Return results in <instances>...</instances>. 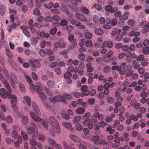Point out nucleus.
I'll list each match as a JSON object with an SVG mask.
<instances>
[{
    "label": "nucleus",
    "mask_w": 149,
    "mask_h": 149,
    "mask_svg": "<svg viewBox=\"0 0 149 149\" xmlns=\"http://www.w3.org/2000/svg\"><path fill=\"white\" fill-rule=\"evenodd\" d=\"M30 114L33 119L37 122H39L42 126L47 130L48 129L47 122L45 120H43L41 118L38 116L33 112H30Z\"/></svg>",
    "instance_id": "f257e3e1"
},
{
    "label": "nucleus",
    "mask_w": 149,
    "mask_h": 149,
    "mask_svg": "<svg viewBox=\"0 0 149 149\" xmlns=\"http://www.w3.org/2000/svg\"><path fill=\"white\" fill-rule=\"evenodd\" d=\"M94 143L96 145H102L103 146H109L111 144L110 141H106L105 139H100V137L95 135L92 138Z\"/></svg>",
    "instance_id": "f03ea898"
},
{
    "label": "nucleus",
    "mask_w": 149,
    "mask_h": 149,
    "mask_svg": "<svg viewBox=\"0 0 149 149\" xmlns=\"http://www.w3.org/2000/svg\"><path fill=\"white\" fill-rule=\"evenodd\" d=\"M49 101L51 102L52 103L56 102H65V100L63 96L58 95L53 97H51L49 98Z\"/></svg>",
    "instance_id": "7ed1b4c3"
},
{
    "label": "nucleus",
    "mask_w": 149,
    "mask_h": 149,
    "mask_svg": "<svg viewBox=\"0 0 149 149\" xmlns=\"http://www.w3.org/2000/svg\"><path fill=\"white\" fill-rule=\"evenodd\" d=\"M29 125L26 126V131L29 134H31L34 132L36 127L35 124L33 122L30 123Z\"/></svg>",
    "instance_id": "20e7f679"
},
{
    "label": "nucleus",
    "mask_w": 149,
    "mask_h": 149,
    "mask_svg": "<svg viewBox=\"0 0 149 149\" xmlns=\"http://www.w3.org/2000/svg\"><path fill=\"white\" fill-rule=\"evenodd\" d=\"M84 127L88 126V128L90 130L92 129L93 127V124L91 123V120L89 118L86 119L82 123Z\"/></svg>",
    "instance_id": "39448f33"
},
{
    "label": "nucleus",
    "mask_w": 149,
    "mask_h": 149,
    "mask_svg": "<svg viewBox=\"0 0 149 149\" xmlns=\"http://www.w3.org/2000/svg\"><path fill=\"white\" fill-rule=\"evenodd\" d=\"M75 17L79 20L84 22H86L87 21V19L84 15L79 13H75Z\"/></svg>",
    "instance_id": "423d86ee"
},
{
    "label": "nucleus",
    "mask_w": 149,
    "mask_h": 149,
    "mask_svg": "<svg viewBox=\"0 0 149 149\" xmlns=\"http://www.w3.org/2000/svg\"><path fill=\"white\" fill-rule=\"evenodd\" d=\"M30 63L31 66L35 68L40 67L41 66V64L37 59H32L30 61Z\"/></svg>",
    "instance_id": "0eeeda50"
},
{
    "label": "nucleus",
    "mask_w": 149,
    "mask_h": 149,
    "mask_svg": "<svg viewBox=\"0 0 149 149\" xmlns=\"http://www.w3.org/2000/svg\"><path fill=\"white\" fill-rule=\"evenodd\" d=\"M105 10L108 12L112 13L117 11L118 9L117 7L113 8L111 6L107 5L105 7Z\"/></svg>",
    "instance_id": "6e6552de"
},
{
    "label": "nucleus",
    "mask_w": 149,
    "mask_h": 149,
    "mask_svg": "<svg viewBox=\"0 0 149 149\" xmlns=\"http://www.w3.org/2000/svg\"><path fill=\"white\" fill-rule=\"evenodd\" d=\"M10 93L4 88H1L0 90V95L3 98H6Z\"/></svg>",
    "instance_id": "1a4fd4ad"
},
{
    "label": "nucleus",
    "mask_w": 149,
    "mask_h": 149,
    "mask_svg": "<svg viewBox=\"0 0 149 149\" xmlns=\"http://www.w3.org/2000/svg\"><path fill=\"white\" fill-rule=\"evenodd\" d=\"M79 149H86L87 147H88L90 145L88 143L85 142H81L78 144Z\"/></svg>",
    "instance_id": "9d476101"
},
{
    "label": "nucleus",
    "mask_w": 149,
    "mask_h": 149,
    "mask_svg": "<svg viewBox=\"0 0 149 149\" xmlns=\"http://www.w3.org/2000/svg\"><path fill=\"white\" fill-rule=\"evenodd\" d=\"M32 107L33 108V110L38 114H40L41 112L40 111L39 108L36 103L34 101L32 102Z\"/></svg>",
    "instance_id": "9b49d317"
},
{
    "label": "nucleus",
    "mask_w": 149,
    "mask_h": 149,
    "mask_svg": "<svg viewBox=\"0 0 149 149\" xmlns=\"http://www.w3.org/2000/svg\"><path fill=\"white\" fill-rule=\"evenodd\" d=\"M49 120L52 126L59 124L55 117L53 116H49Z\"/></svg>",
    "instance_id": "f8f14e48"
},
{
    "label": "nucleus",
    "mask_w": 149,
    "mask_h": 149,
    "mask_svg": "<svg viewBox=\"0 0 149 149\" xmlns=\"http://www.w3.org/2000/svg\"><path fill=\"white\" fill-rule=\"evenodd\" d=\"M39 35L37 38L38 39H40L41 38L45 37L46 38H48L50 37V35L48 33H46L45 32L41 31L39 33Z\"/></svg>",
    "instance_id": "ddd939ff"
},
{
    "label": "nucleus",
    "mask_w": 149,
    "mask_h": 149,
    "mask_svg": "<svg viewBox=\"0 0 149 149\" xmlns=\"http://www.w3.org/2000/svg\"><path fill=\"white\" fill-rule=\"evenodd\" d=\"M35 89L37 93L40 92L42 91V87L41 84L40 82H37L35 85Z\"/></svg>",
    "instance_id": "4468645a"
},
{
    "label": "nucleus",
    "mask_w": 149,
    "mask_h": 149,
    "mask_svg": "<svg viewBox=\"0 0 149 149\" xmlns=\"http://www.w3.org/2000/svg\"><path fill=\"white\" fill-rule=\"evenodd\" d=\"M16 139L15 143V146L16 148H18L19 145L22 143V139L21 136H19Z\"/></svg>",
    "instance_id": "2eb2a0df"
},
{
    "label": "nucleus",
    "mask_w": 149,
    "mask_h": 149,
    "mask_svg": "<svg viewBox=\"0 0 149 149\" xmlns=\"http://www.w3.org/2000/svg\"><path fill=\"white\" fill-rule=\"evenodd\" d=\"M10 79L13 83H17L18 82V80L15 74L12 72H10Z\"/></svg>",
    "instance_id": "dca6fc26"
},
{
    "label": "nucleus",
    "mask_w": 149,
    "mask_h": 149,
    "mask_svg": "<svg viewBox=\"0 0 149 149\" xmlns=\"http://www.w3.org/2000/svg\"><path fill=\"white\" fill-rule=\"evenodd\" d=\"M84 37L87 39H91L92 36L93 35L91 33H90L87 30H86L84 31Z\"/></svg>",
    "instance_id": "f3484780"
},
{
    "label": "nucleus",
    "mask_w": 149,
    "mask_h": 149,
    "mask_svg": "<svg viewBox=\"0 0 149 149\" xmlns=\"http://www.w3.org/2000/svg\"><path fill=\"white\" fill-rule=\"evenodd\" d=\"M4 81V83H3L4 85L5 86L6 88L8 90L7 91L10 93L12 91V90L10 84L6 81Z\"/></svg>",
    "instance_id": "a211bd4d"
},
{
    "label": "nucleus",
    "mask_w": 149,
    "mask_h": 149,
    "mask_svg": "<svg viewBox=\"0 0 149 149\" xmlns=\"http://www.w3.org/2000/svg\"><path fill=\"white\" fill-rule=\"evenodd\" d=\"M13 115L16 118H18L20 117H22L23 116V114L22 113L19 112L17 110H15L13 111Z\"/></svg>",
    "instance_id": "6ab92c4d"
},
{
    "label": "nucleus",
    "mask_w": 149,
    "mask_h": 149,
    "mask_svg": "<svg viewBox=\"0 0 149 149\" xmlns=\"http://www.w3.org/2000/svg\"><path fill=\"white\" fill-rule=\"evenodd\" d=\"M94 31L96 34L99 35H102L104 33L102 29L97 28H94Z\"/></svg>",
    "instance_id": "aec40b11"
},
{
    "label": "nucleus",
    "mask_w": 149,
    "mask_h": 149,
    "mask_svg": "<svg viewBox=\"0 0 149 149\" xmlns=\"http://www.w3.org/2000/svg\"><path fill=\"white\" fill-rule=\"evenodd\" d=\"M54 132L57 134H59L60 133V128L59 124L52 126Z\"/></svg>",
    "instance_id": "412c9836"
},
{
    "label": "nucleus",
    "mask_w": 149,
    "mask_h": 149,
    "mask_svg": "<svg viewBox=\"0 0 149 149\" xmlns=\"http://www.w3.org/2000/svg\"><path fill=\"white\" fill-rule=\"evenodd\" d=\"M127 54L126 55L127 57L129 58L130 57L132 58H135L136 57V55L135 53H132L130 51H128L127 52Z\"/></svg>",
    "instance_id": "4be33fe9"
},
{
    "label": "nucleus",
    "mask_w": 149,
    "mask_h": 149,
    "mask_svg": "<svg viewBox=\"0 0 149 149\" xmlns=\"http://www.w3.org/2000/svg\"><path fill=\"white\" fill-rule=\"evenodd\" d=\"M29 121L28 117L26 116H24L22 118V122L24 125H26Z\"/></svg>",
    "instance_id": "5701e85b"
},
{
    "label": "nucleus",
    "mask_w": 149,
    "mask_h": 149,
    "mask_svg": "<svg viewBox=\"0 0 149 149\" xmlns=\"http://www.w3.org/2000/svg\"><path fill=\"white\" fill-rule=\"evenodd\" d=\"M85 109L84 108L79 107L75 110L76 113L79 114H81L84 113Z\"/></svg>",
    "instance_id": "b1692460"
},
{
    "label": "nucleus",
    "mask_w": 149,
    "mask_h": 149,
    "mask_svg": "<svg viewBox=\"0 0 149 149\" xmlns=\"http://www.w3.org/2000/svg\"><path fill=\"white\" fill-rule=\"evenodd\" d=\"M81 11L84 14H87L89 12L88 9L84 6H81L80 8Z\"/></svg>",
    "instance_id": "393cba45"
},
{
    "label": "nucleus",
    "mask_w": 149,
    "mask_h": 149,
    "mask_svg": "<svg viewBox=\"0 0 149 149\" xmlns=\"http://www.w3.org/2000/svg\"><path fill=\"white\" fill-rule=\"evenodd\" d=\"M103 44L105 47L109 48L112 47L113 46V43L111 41H104L103 42Z\"/></svg>",
    "instance_id": "a878e982"
},
{
    "label": "nucleus",
    "mask_w": 149,
    "mask_h": 149,
    "mask_svg": "<svg viewBox=\"0 0 149 149\" xmlns=\"http://www.w3.org/2000/svg\"><path fill=\"white\" fill-rule=\"evenodd\" d=\"M24 99L25 100L26 103L30 106L31 104V100L30 98L27 96H24Z\"/></svg>",
    "instance_id": "bb28decb"
},
{
    "label": "nucleus",
    "mask_w": 149,
    "mask_h": 149,
    "mask_svg": "<svg viewBox=\"0 0 149 149\" xmlns=\"http://www.w3.org/2000/svg\"><path fill=\"white\" fill-rule=\"evenodd\" d=\"M69 137L72 140L75 142H78L79 140V138L75 135L73 134H70Z\"/></svg>",
    "instance_id": "cd10ccee"
},
{
    "label": "nucleus",
    "mask_w": 149,
    "mask_h": 149,
    "mask_svg": "<svg viewBox=\"0 0 149 149\" xmlns=\"http://www.w3.org/2000/svg\"><path fill=\"white\" fill-rule=\"evenodd\" d=\"M54 3L52 2H50L49 3H45L44 4V7L48 9L51 8L53 6Z\"/></svg>",
    "instance_id": "c85d7f7f"
},
{
    "label": "nucleus",
    "mask_w": 149,
    "mask_h": 149,
    "mask_svg": "<svg viewBox=\"0 0 149 149\" xmlns=\"http://www.w3.org/2000/svg\"><path fill=\"white\" fill-rule=\"evenodd\" d=\"M19 87L20 91L22 93H24L26 92V89L24 85L22 83L19 82Z\"/></svg>",
    "instance_id": "c756f323"
},
{
    "label": "nucleus",
    "mask_w": 149,
    "mask_h": 149,
    "mask_svg": "<svg viewBox=\"0 0 149 149\" xmlns=\"http://www.w3.org/2000/svg\"><path fill=\"white\" fill-rule=\"evenodd\" d=\"M48 141L49 144L53 147H54L56 144V141L51 138H48Z\"/></svg>",
    "instance_id": "7c9ffc66"
},
{
    "label": "nucleus",
    "mask_w": 149,
    "mask_h": 149,
    "mask_svg": "<svg viewBox=\"0 0 149 149\" xmlns=\"http://www.w3.org/2000/svg\"><path fill=\"white\" fill-rule=\"evenodd\" d=\"M42 91L38 93V95L39 98L42 100H45L46 99V97L45 95L43 93H42Z\"/></svg>",
    "instance_id": "2f4dec72"
},
{
    "label": "nucleus",
    "mask_w": 149,
    "mask_h": 149,
    "mask_svg": "<svg viewBox=\"0 0 149 149\" xmlns=\"http://www.w3.org/2000/svg\"><path fill=\"white\" fill-rule=\"evenodd\" d=\"M6 9V8L4 6L0 7V14L1 15H3L5 14Z\"/></svg>",
    "instance_id": "473e14b6"
},
{
    "label": "nucleus",
    "mask_w": 149,
    "mask_h": 149,
    "mask_svg": "<svg viewBox=\"0 0 149 149\" xmlns=\"http://www.w3.org/2000/svg\"><path fill=\"white\" fill-rule=\"evenodd\" d=\"M106 130L107 132H109L110 134H112L114 133L115 132L114 130L112 129L111 127V126L107 127H106Z\"/></svg>",
    "instance_id": "72a5a7b5"
},
{
    "label": "nucleus",
    "mask_w": 149,
    "mask_h": 149,
    "mask_svg": "<svg viewBox=\"0 0 149 149\" xmlns=\"http://www.w3.org/2000/svg\"><path fill=\"white\" fill-rule=\"evenodd\" d=\"M81 117L80 116H75L74 118L73 123H78L80 121Z\"/></svg>",
    "instance_id": "f704fd0d"
},
{
    "label": "nucleus",
    "mask_w": 149,
    "mask_h": 149,
    "mask_svg": "<svg viewBox=\"0 0 149 149\" xmlns=\"http://www.w3.org/2000/svg\"><path fill=\"white\" fill-rule=\"evenodd\" d=\"M47 84L49 88H52L54 87L55 84L53 81L51 80H49L47 82Z\"/></svg>",
    "instance_id": "c9c22d12"
},
{
    "label": "nucleus",
    "mask_w": 149,
    "mask_h": 149,
    "mask_svg": "<svg viewBox=\"0 0 149 149\" xmlns=\"http://www.w3.org/2000/svg\"><path fill=\"white\" fill-rule=\"evenodd\" d=\"M143 53L145 54H149V47H144L143 49Z\"/></svg>",
    "instance_id": "e433bc0d"
},
{
    "label": "nucleus",
    "mask_w": 149,
    "mask_h": 149,
    "mask_svg": "<svg viewBox=\"0 0 149 149\" xmlns=\"http://www.w3.org/2000/svg\"><path fill=\"white\" fill-rule=\"evenodd\" d=\"M62 144L64 149H68L71 146L68 143L64 141H63Z\"/></svg>",
    "instance_id": "4c0bfd02"
},
{
    "label": "nucleus",
    "mask_w": 149,
    "mask_h": 149,
    "mask_svg": "<svg viewBox=\"0 0 149 149\" xmlns=\"http://www.w3.org/2000/svg\"><path fill=\"white\" fill-rule=\"evenodd\" d=\"M3 71V73L5 75V76L6 77L7 79L8 80L10 79V74L8 72V71L6 70V69L4 67L2 69Z\"/></svg>",
    "instance_id": "58836bf2"
},
{
    "label": "nucleus",
    "mask_w": 149,
    "mask_h": 149,
    "mask_svg": "<svg viewBox=\"0 0 149 149\" xmlns=\"http://www.w3.org/2000/svg\"><path fill=\"white\" fill-rule=\"evenodd\" d=\"M68 40L72 42V43L73 42H76V39H74V36L72 34H71L68 37Z\"/></svg>",
    "instance_id": "ea45409f"
},
{
    "label": "nucleus",
    "mask_w": 149,
    "mask_h": 149,
    "mask_svg": "<svg viewBox=\"0 0 149 149\" xmlns=\"http://www.w3.org/2000/svg\"><path fill=\"white\" fill-rule=\"evenodd\" d=\"M38 41V40L36 37H33L31 38V43L33 45H36Z\"/></svg>",
    "instance_id": "a19ab883"
},
{
    "label": "nucleus",
    "mask_w": 149,
    "mask_h": 149,
    "mask_svg": "<svg viewBox=\"0 0 149 149\" xmlns=\"http://www.w3.org/2000/svg\"><path fill=\"white\" fill-rule=\"evenodd\" d=\"M132 64L135 69L138 68L139 66V63L135 61H133L132 62Z\"/></svg>",
    "instance_id": "79ce46f5"
},
{
    "label": "nucleus",
    "mask_w": 149,
    "mask_h": 149,
    "mask_svg": "<svg viewBox=\"0 0 149 149\" xmlns=\"http://www.w3.org/2000/svg\"><path fill=\"white\" fill-rule=\"evenodd\" d=\"M123 38V36L121 34H119L116 36L115 39L116 41H120Z\"/></svg>",
    "instance_id": "37998d69"
},
{
    "label": "nucleus",
    "mask_w": 149,
    "mask_h": 149,
    "mask_svg": "<svg viewBox=\"0 0 149 149\" xmlns=\"http://www.w3.org/2000/svg\"><path fill=\"white\" fill-rule=\"evenodd\" d=\"M17 102V100H15V101H12L11 103L12 104V107L14 109V110H16L17 109V107L16 105V103Z\"/></svg>",
    "instance_id": "c03bdc74"
},
{
    "label": "nucleus",
    "mask_w": 149,
    "mask_h": 149,
    "mask_svg": "<svg viewBox=\"0 0 149 149\" xmlns=\"http://www.w3.org/2000/svg\"><path fill=\"white\" fill-rule=\"evenodd\" d=\"M63 96L65 99V98L68 100H70L72 98V95L71 94L68 93L64 94Z\"/></svg>",
    "instance_id": "a18cd8bd"
},
{
    "label": "nucleus",
    "mask_w": 149,
    "mask_h": 149,
    "mask_svg": "<svg viewBox=\"0 0 149 149\" xmlns=\"http://www.w3.org/2000/svg\"><path fill=\"white\" fill-rule=\"evenodd\" d=\"M61 115L62 117L65 119H68L70 118V116L67 113L63 112L61 113Z\"/></svg>",
    "instance_id": "49530a36"
},
{
    "label": "nucleus",
    "mask_w": 149,
    "mask_h": 149,
    "mask_svg": "<svg viewBox=\"0 0 149 149\" xmlns=\"http://www.w3.org/2000/svg\"><path fill=\"white\" fill-rule=\"evenodd\" d=\"M64 125L69 130H72V125L70 123L65 122L64 123Z\"/></svg>",
    "instance_id": "de8ad7c7"
},
{
    "label": "nucleus",
    "mask_w": 149,
    "mask_h": 149,
    "mask_svg": "<svg viewBox=\"0 0 149 149\" xmlns=\"http://www.w3.org/2000/svg\"><path fill=\"white\" fill-rule=\"evenodd\" d=\"M51 12L54 14H58L59 13V10L54 8L51 10Z\"/></svg>",
    "instance_id": "09e8293b"
},
{
    "label": "nucleus",
    "mask_w": 149,
    "mask_h": 149,
    "mask_svg": "<svg viewBox=\"0 0 149 149\" xmlns=\"http://www.w3.org/2000/svg\"><path fill=\"white\" fill-rule=\"evenodd\" d=\"M76 129L79 131H81L83 129V127L79 123H77L75 125Z\"/></svg>",
    "instance_id": "8fccbe9b"
},
{
    "label": "nucleus",
    "mask_w": 149,
    "mask_h": 149,
    "mask_svg": "<svg viewBox=\"0 0 149 149\" xmlns=\"http://www.w3.org/2000/svg\"><path fill=\"white\" fill-rule=\"evenodd\" d=\"M129 118L130 120H133L134 121H136L138 120V118L136 115H132L130 116Z\"/></svg>",
    "instance_id": "3c124183"
},
{
    "label": "nucleus",
    "mask_w": 149,
    "mask_h": 149,
    "mask_svg": "<svg viewBox=\"0 0 149 149\" xmlns=\"http://www.w3.org/2000/svg\"><path fill=\"white\" fill-rule=\"evenodd\" d=\"M117 23V19L116 18H114L111 20V24L112 26H115Z\"/></svg>",
    "instance_id": "603ef678"
},
{
    "label": "nucleus",
    "mask_w": 149,
    "mask_h": 149,
    "mask_svg": "<svg viewBox=\"0 0 149 149\" xmlns=\"http://www.w3.org/2000/svg\"><path fill=\"white\" fill-rule=\"evenodd\" d=\"M68 22L65 19H62L60 22V25L62 26H64L67 25Z\"/></svg>",
    "instance_id": "864d4df0"
},
{
    "label": "nucleus",
    "mask_w": 149,
    "mask_h": 149,
    "mask_svg": "<svg viewBox=\"0 0 149 149\" xmlns=\"http://www.w3.org/2000/svg\"><path fill=\"white\" fill-rule=\"evenodd\" d=\"M85 45L87 47L93 46L92 42L90 40H88L86 42Z\"/></svg>",
    "instance_id": "5fc2aeb1"
},
{
    "label": "nucleus",
    "mask_w": 149,
    "mask_h": 149,
    "mask_svg": "<svg viewBox=\"0 0 149 149\" xmlns=\"http://www.w3.org/2000/svg\"><path fill=\"white\" fill-rule=\"evenodd\" d=\"M8 97L9 99L12 100H13V101H15V100H17V97L14 95H10L9 94L8 95Z\"/></svg>",
    "instance_id": "6e6d98bb"
},
{
    "label": "nucleus",
    "mask_w": 149,
    "mask_h": 149,
    "mask_svg": "<svg viewBox=\"0 0 149 149\" xmlns=\"http://www.w3.org/2000/svg\"><path fill=\"white\" fill-rule=\"evenodd\" d=\"M148 64L147 60L144 58L143 60L141 61V65L143 66H146L148 65Z\"/></svg>",
    "instance_id": "4d7b16f0"
},
{
    "label": "nucleus",
    "mask_w": 149,
    "mask_h": 149,
    "mask_svg": "<svg viewBox=\"0 0 149 149\" xmlns=\"http://www.w3.org/2000/svg\"><path fill=\"white\" fill-rule=\"evenodd\" d=\"M40 55L42 57H44L46 55V52L43 49H41L39 52Z\"/></svg>",
    "instance_id": "13d9d810"
},
{
    "label": "nucleus",
    "mask_w": 149,
    "mask_h": 149,
    "mask_svg": "<svg viewBox=\"0 0 149 149\" xmlns=\"http://www.w3.org/2000/svg\"><path fill=\"white\" fill-rule=\"evenodd\" d=\"M145 58V56L143 55H140L138 56L136 58V60L139 61H142Z\"/></svg>",
    "instance_id": "bf43d9fd"
},
{
    "label": "nucleus",
    "mask_w": 149,
    "mask_h": 149,
    "mask_svg": "<svg viewBox=\"0 0 149 149\" xmlns=\"http://www.w3.org/2000/svg\"><path fill=\"white\" fill-rule=\"evenodd\" d=\"M21 133L22 136L24 140H26L28 139V135L25 132L22 131Z\"/></svg>",
    "instance_id": "052dcab7"
},
{
    "label": "nucleus",
    "mask_w": 149,
    "mask_h": 149,
    "mask_svg": "<svg viewBox=\"0 0 149 149\" xmlns=\"http://www.w3.org/2000/svg\"><path fill=\"white\" fill-rule=\"evenodd\" d=\"M110 69V67L109 66L107 65L104 68L103 72L105 73H108L109 72Z\"/></svg>",
    "instance_id": "680f3d73"
},
{
    "label": "nucleus",
    "mask_w": 149,
    "mask_h": 149,
    "mask_svg": "<svg viewBox=\"0 0 149 149\" xmlns=\"http://www.w3.org/2000/svg\"><path fill=\"white\" fill-rule=\"evenodd\" d=\"M25 78L29 83L31 84L32 83L31 78L30 76L27 75H25Z\"/></svg>",
    "instance_id": "e2e57ef3"
},
{
    "label": "nucleus",
    "mask_w": 149,
    "mask_h": 149,
    "mask_svg": "<svg viewBox=\"0 0 149 149\" xmlns=\"http://www.w3.org/2000/svg\"><path fill=\"white\" fill-rule=\"evenodd\" d=\"M54 71L57 74L60 75L61 73V69L59 68H56L54 69Z\"/></svg>",
    "instance_id": "0e129e2a"
},
{
    "label": "nucleus",
    "mask_w": 149,
    "mask_h": 149,
    "mask_svg": "<svg viewBox=\"0 0 149 149\" xmlns=\"http://www.w3.org/2000/svg\"><path fill=\"white\" fill-rule=\"evenodd\" d=\"M74 29V26L72 25L67 26L66 27V30L68 31H70Z\"/></svg>",
    "instance_id": "69168bd1"
},
{
    "label": "nucleus",
    "mask_w": 149,
    "mask_h": 149,
    "mask_svg": "<svg viewBox=\"0 0 149 149\" xmlns=\"http://www.w3.org/2000/svg\"><path fill=\"white\" fill-rule=\"evenodd\" d=\"M138 71L139 74H143L145 72V69L143 67H141L138 68Z\"/></svg>",
    "instance_id": "338daca9"
},
{
    "label": "nucleus",
    "mask_w": 149,
    "mask_h": 149,
    "mask_svg": "<svg viewBox=\"0 0 149 149\" xmlns=\"http://www.w3.org/2000/svg\"><path fill=\"white\" fill-rule=\"evenodd\" d=\"M72 76V74L70 72L65 73L64 75V77L66 79H69Z\"/></svg>",
    "instance_id": "774afa93"
}]
</instances>
